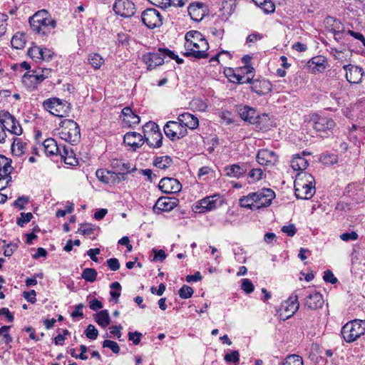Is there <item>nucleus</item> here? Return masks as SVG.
<instances>
[{"label":"nucleus","mask_w":365,"mask_h":365,"mask_svg":"<svg viewBox=\"0 0 365 365\" xmlns=\"http://www.w3.org/2000/svg\"><path fill=\"white\" fill-rule=\"evenodd\" d=\"M29 24L33 32L41 36H48L56 26V20L45 9L38 11L31 16Z\"/></svg>","instance_id":"1"},{"label":"nucleus","mask_w":365,"mask_h":365,"mask_svg":"<svg viewBox=\"0 0 365 365\" xmlns=\"http://www.w3.org/2000/svg\"><path fill=\"white\" fill-rule=\"evenodd\" d=\"M343 339L352 343L365 334V320L354 319L344 324L341 331Z\"/></svg>","instance_id":"2"},{"label":"nucleus","mask_w":365,"mask_h":365,"mask_svg":"<svg viewBox=\"0 0 365 365\" xmlns=\"http://www.w3.org/2000/svg\"><path fill=\"white\" fill-rule=\"evenodd\" d=\"M58 135L66 142L76 143L81 138L79 125L73 120L65 119L60 124Z\"/></svg>","instance_id":"3"},{"label":"nucleus","mask_w":365,"mask_h":365,"mask_svg":"<svg viewBox=\"0 0 365 365\" xmlns=\"http://www.w3.org/2000/svg\"><path fill=\"white\" fill-rule=\"evenodd\" d=\"M43 107L51 114L60 118L68 115L71 110V103L58 98H50L45 100Z\"/></svg>","instance_id":"4"},{"label":"nucleus","mask_w":365,"mask_h":365,"mask_svg":"<svg viewBox=\"0 0 365 365\" xmlns=\"http://www.w3.org/2000/svg\"><path fill=\"white\" fill-rule=\"evenodd\" d=\"M174 58L175 54L168 48H159L158 52H150L143 56V62L148 66V70H152L164 63V58Z\"/></svg>","instance_id":"5"},{"label":"nucleus","mask_w":365,"mask_h":365,"mask_svg":"<svg viewBox=\"0 0 365 365\" xmlns=\"http://www.w3.org/2000/svg\"><path fill=\"white\" fill-rule=\"evenodd\" d=\"M299 294L304 295V304L312 310H317L322 307L324 300L321 293L313 289H303L300 290Z\"/></svg>","instance_id":"6"},{"label":"nucleus","mask_w":365,"mask_h":365,"mask_svg":"<svg viewBox=\"0 0 365 365\" xmlns=\"http://www.w3.org/2000/svg\"><path fill=\"white\" fill-rule=\"evenodd\" d=\"M298 295L292 294L283 302L278 309V316L281 320L285 321L292 317L299 309Z\"/></svg>","instance_id":"7"},{"label":"nucleus","mask_w":365,"mask_h":365,"mask_svg":"<svg viewBox=\"0 0 365 365\" xmlns=\"http://www.w3.org/2000/svg\"><path fill=\"white\" fill-rule=\"evenodd\" d=\"M237 112L243 120L247 121L251 124H256L259 128H262L261 123L262 120L267 119V115L263 114L260 116L255 108L248 106H239Z\"/></svg>","instance_id":"8"},{"label":"nucleus","mask_w":365,"mask_h":365,"mask_svg":"<svg viewBox=\"0 0 365 365\" xmlns=\"http://www.w3.org/2000/svg\"><path fill=\"white\" fill-rule=\"evenodd\" d=\"M165 135L172 141L180 140L187 135V130L179 120H170L163 128Z\"/></svg>","instance_id":"9"},{"label":"nucleus","mask_w":365,"mask_h":365,"mask_svg":"<svg viewBox=\"0 0 365 365\" xmlns=\"http://www.w3.org/2000/svg\"><path fill=\"white\" fill-rule=\"evenodd\" d=\"M0 123L2 124L4 130H7L11 134L20 135L22 134L23 130L20 123L9 112H0Z\"/></svg>","instance_id":"10"},{"label":"nucleus","mask_w":365,"mask_h":365,"mask_svg":"<svg viewBox=\"0 0 365 365\" xmlns=\"http://www.w3.org/2000/svg\"><path fill=\"white\" fill-rule=\"evenodd\" d=\"M113 10L118 16L130 18L135 14V6L131 0H115Z\"/></svg>","instance_id":"11"},{"label":"nucleus","mask_w":365,"mask_h":365,"mask_svg":"<svg viewBox=\"0 0 365 365\" xmlns=\"http://www.w3.org/2000/svg\"><path fill=\"white\" fill-rule=\"evenodd\" d=\"M311 121L313 123L314 128L319 132L332 130L336 125L334 120L331 118L317 113L312 115Z\"/></svg>","instance_id":"12"},{"label":"nucleus","mask_w":365,"mask_h":365,"mask_svg":"<svg viewBox=\"0 0 365 365\" xmlns=\"http://www.w3.org/2000/svg\"><path fill=\"white\" fill-rule=\"evenodd\" d=\"M253 197H255L256 210H259L269 206L275 197V193L272 189L264 188L253 192Z\"/></svg>","instance_id":"13"},{"label":"nucleus","mask_w":365,"mask_h":365,"mask_svg":"<svg viewBox=\"0 0 365 365\" xmlns=\"http://www.w3.org/2000/svg\"><path fill=\"white\" fill-rule=\"evenodd\" d=\"M143 23L149 29H154L162 25L160 12L155 9H147L141 15Z\"/></svg>","instance_id":"14"},{"label":"nucleus","mask_w":365,"mask_h":365,"mask_svg":"<svg viewBox=\"0 0 365 365\" xmlns=\"http://www.w3.org/2000/svg\"><path fill=\"white\" fill-rule=\"evenodd\" d=\"M345 71V78L350 83H360L364 76L363 68L354 64H346L343 66Z\"/></svg>","instance_id":"15"},{"label":"nucleus","mask_w":365,"mask_h":365,"mask_svg":"<svg viewBox=\"0 0 365 365\" xmlns=\"http://www.w3.org/2000/svg\"><path fill=\"white\" fill-rule=\"evenodd\" d=\"M179 200L176 197H160L153 206V212L158 215L163 212H170L178 206Z\"/></svg>","instance_id":"16"},{"label":"nucleus","mask_w":365,"mask_h":365,"mask_svg":"<svg viewBox=\"0 0 365 365\" xmlns=\"http://www.w3.org/2000/svg\"><path fill=\"white\" fill-rule=\"evenodd\" d=\"M192 51H185L182 54L186 57H192L196 59L206 58L208 57L207 50L209 44L207 40L196 43L194 46H191Z\"/></svg>","instance_id":"17"},{"label":"nucleus","mask_w":365,"mask_h":365,"mask_svg":"<svg viewBox=\"0 0 365 365\" xmlns=\"http://www.w3.org/2000/svg\"><path fill=\"white\" fill-rule=\"evenodd\" d=\"M247 83L251 84V90L259 96L267 94L272 91L271 83L265 79H255L250 77V81Z\"/></svg>","instance_id":"18"},{"label":"nucleus","mask_w":365,"mask_h":365,"mask_svg":"<svg viewBox=\"0 0 365 365\" xmlns=\"http://www.w3.org/2000/svg\"><path fill=\"white\" fill-rule=\"evenodd\" d=\"M220 200V195L219 194L206 197L198 202L199 206L197 205L196 208L199 209V212L211 211L217 208Z\"/></svg>","instance_id":"19"},{"label":"nucleus","mask_w":365,"mask_h":365,"mask_svg":"<svg viewBox=\"0 0 365 365\" xmlns=\"http://www.w3.org/2000/svg\"><path fill=\"white\" fill-rule=\"evenodd\" d=\"M159 188L165 193H176L181 190L180 182L173 178H163L159 183Z\"/></svg>","instance_id":"20"},{"label":"nucleus","mask_w":365,"mask_h":365,"mask_svg":"<svg viewBox=\"0 0 365 365\" xmlns=\"http://www.w3.org/2000/svg\"><path fill=\"white\" fill-rule=\"evenodd\" d=\"M257 161L262 165H273L277 162V156L272 150L262 149L257 153Z\"/></svg>","instance_id":"21"},{"label":"nucleus","mask_w":365,"mask_h":365,"mask_svg":"<svg viewBox=\"0 0 365 365\" xmlns=\"http://www.w3.org/2000/svg\"><path fill=\"white\" fill-rule=\"evenodd\" d=\"M124 143L131 147L133 150L140 148L145 143L144 137L136 132H128L125 134L123 138Z\"/></svg>","instance_id":"22"},{"label":"nucleus","mask_w":365,"mask_h":365,"mask_svg":"<svg viewBox=\"0 0 365 365\" xmlns=\"http://www.w3.org/2000/svg\"><path fill=\"white\" fill-rule=\"evenodd\" d=\"M12 170L11 160L0 155V178L6 180V184L11 180L10 174Z\"/></svg>","instance_id":"23"},{"label":"nucleus","mask_w":365,"mask_h":365,"mask_svg":"<svg viewBox=\"0 0 365 365\" xmlns=\"http://www.w3.org/2000/svg\"><path fill=\"white\" fill-rule=\"evenodd\" d=\"M185 42L184 48L185 51H192L191 46H194L196 43L207 40L204 36L197 31H190L186 33L185 36Z\"/></svg>","instance_id":"24"},{"label":"nucleus","mask_w":365,"mask_h":365,"mask_svg":"<svg viewBox=\"0 0 365 365\" xmlns=\"http://www.w3.org/2000/svg\"><path fill=\"white\" fill-rule=\"evenodd\" d=\"M46 76L43 73H38L36 71L32 73H25L22 78L23 83L28 88H36L38 84L41 83Z\"/></svg>","instance_id":"25"},{"label":"nucleus","mask_w":365,"mask_h":365,"mask_svg":"<svg viewBox=\"0 0 365 365\" xmlns=\"http://www.w3.org/2000/svg\"><path fill=\"white\" fill-rule=\"evenodd\" d=\"M177 120H179L187 130V128L194 130L199 126L198 118L190 113H183L180 114L178 116Z\"/></svg>","instance_id":"26"},{"label":"nucleus","mask_w":365,"mask_h":365,"mask_svg":"<svg viewBox=\"0 0 365 365\" xmlns=\"http://www.w3.org/2000/svg\"><path fill=\"white\" fill-rule=\"evenodd\" d=\"M190 18L195 21H200L205 14L204 4L200 2L191 4L187 9Z\"/></svg>","instance_id":"27"},{"label":"nucleus","mask_w":365,"mask_h":365,"mask_svg":"<svg viewBox=\"0 0 365 365\" xmlns=\"http://www.w3.org/2000/svg\"><path fill=\"white\" fill-rule=\"evenodd\" d=\"M225 175L230 178H240L247 171V165L243 164L240 165L239 164H234L225 168Z\"/></svg>","instance_id":"28"},{"label":"nucleus","mask_w":365,"mask_h":365,"mask_svg":"<svg viewBox=\"0 0 365 365\" xmlns=\"http://www.w3.org/2000/svg\"><path fill=\"white\" fill-rule=\"evenodd\" d=\"M294 185L298 186L302 190V186L307 185H315L314 178L307 172H299L297 174L294 180Z\"/></svg>","instance_id":"29"},{"label":"nucleus","mask_w":365,"mask_h":365,"mask_svg":"<svg viewBox=\"0 0 365 365\" xmlns=\"http://www.w3.org/2000/svg\"><path fill=\"white\" fill-rule=\"evenodd\" d=\"M122 115L123 116V121L128 126H134L140 123V117L134 113L130 107H125L122 110Z\"/></svg>","instance_id":"30"},{"label":"nucleus","mask_w":365,"mask_h":365,"mask_svg":"<svg viewBox=\"0 0 365 365\" xmlns=\"http://www.w3.org/2000/svg\"><path fill=\"white\" fill-rule=\"evenodd\" d=\"M111 167L114 170L113 171L120 173L121 172L124 173L126 176L128 174L136 170L135 167H132L130 163H124L118 160H113L111 162Z\"/></svg>","instance_id":"31"},{"label":"nucleus","mask_w":365,"mask_h":365,"mask_svg":"<svg viewBox=\"0 0 365 365\" xmlns=\"http://www.w3.org/2000/svg\"><path fill=\"white\" fill-rule=\"evenodd\" d=\"M327 60L322 56L313 57L308 61V66L312 72H322L326 68Z\"/></svg>","instance_id":"32"},{"label":"nucleus","mask_w":365,"mask_h":365,"mask_svg":"<svg viewBox=\"0 0 365 365\" xmlns=\"http://www.w3.org/2000/svg\"><path fill=\"white\" fill-rule=\"evenodd\" d=\"M58 155L61 156V160L67 165L74 166L78 164V160L75 157L73 150L66 145H62Z\"/></svg>","instance_id":"33"},{"label":"nucleus","mask_w":365,"mask_h":365,"mask_svg":"<svg viewBox=\"0 0 365 365\" xmlns=\"http://www.w3.org/2000/svg\"><path fill=\"white\" fill-rule=\"evenodd\" d=\"M301 190L298 186L294 185V193L298 199L308 200L310 199L315 193V185L302 186Z\"/></svg>","instance_id":"34"},{"label":"nucleus","mask_w":365,"mask_h":365,"mask_svg":"<svg viewBox=\"0 0 365 365\" xmlns=\"http://www.w3.org/2000/svg\"><path fill=\"white\" fill-rule=\"evenodd\" d=\"M303 155L305 153H302ZM309 165L308 160L304 158V156L297 154L293 156L291 160V167L294 170H299L303 172Z\"/></svg>","instance_id":"35"},{"label":"nucleus","mask_w":365,"mask_h":365,"mask_svg":"<svg viewBox=\"0 0 365 365\" xmlns=\"http://www.w3.org/2000/svg\"><path fill=\"white\" fill-rule=\"evenodd\" d=\"M43 147L46 155H54L59 153L62 145H58L53 138H48L43 141Z\"/></svg>","instance_id":"36"},{"label":"nucleus","mask_w":365,"mask_h":365,"mask_svg":"<svg viewBox=\"0 0 365 365\" xmlns=\"http://www.w3.org/2000/svg\"><path fill=\"white\" fill-rule=\"evenodd\" d=\"M144 139L145 142H146L150 147L158 148L162 146L163 137L159 130L155 133H149L148 136Z\"/></svg>","instance_id":"37"},{"label":"nucleus","mask_w":365,"mask_h":365,"mask_svg":"<svg viewBox=\"0 0 365 365\" xmlns=\"http://www.w3.org/2000/svg\"><path fill=\"white\" fill-rule=\"evenodd\" d=\"M225 74L229 79V81L232 83L243 84L247 83L250 81V76H244L240 74L236 73L232 68H228L225 71Z\"/></svg>","instance_id":"38"},{"label":"nucleus","mask_w":365,"mask_h":365,"mask_svg":"<svg viewBox=\"0 0 365 365\" xmlns=\"http://www.w3.org/2000/svg\"><path fill=\"white\" fill-rule=\"evenodd\" d=\"M28 144L24 143L19 138H15L11 145V152L16 156L22 155L27 150Z\"/></svg>","instance_id":"39"},{"label":"nucleus","mask_w":365,"mask_h":365,"mask_svg":"<svg viewBox=\"0 0 365 365\" xmlns=\"http://www.w3.org/2000/svg\"><path fill=\"white\" fill-rule=\"evenodd\" d=\"M153 165L159 169L165 170L173 165V160L168 155L158 156L155 158Z\"/></svg>","instance_id":"40"},{"label":"nucleus","mask_w":365,"mask_h":365,"mask_svg":"<svg viewBox=\"0 0 365 365\" xmlns=\"http://www.w3.org/2000/svg\"><path fill=\"white\" fill-rule=\"evenodd\" d=\"M255 197H253V192L248 194L246 196H242L239 200L240 207L248 208L250 210H256L255 207Z\"/></svg>","instance_id":"41"},{"label":"nucleus","mask_w":365,"mask_h":365,"mask_svg":"<svg viewBox=\"0 0 365 365\" xmlns=\"http://www.w3.org/2000/svg\"><path fill=\"white\" fill-rule=\"evenodd\" d=\"M253 2L259 8H261L264 13L270 14L274 11L275 5L271 0H252Z\"/></svg>","instance_id":"42"},{"label":"nucleus","mask_w":365,"mask_h":365,"mask_svg":"<svg viewBox=\"0 0 365 365\" xmlns=\"http://www.w3.org/2000/svg\"><path fill=\"white\" fill-rule=\"evenodd\" d=\"M96 322L103 328L106 327L110 322L108 310H102L96 314Z\"/></svg>","instance_id":"43"},{"label":"nucleus","mask_w":365,"mask_h":365,"mask_svg":"<svg viewBox=\"0 0 365 365\" xmlns=\"http://www.w3.org/2000/svg\"><path fill=\"white\" fill-rule=\"evenodd\" d=\"M88 60L95 69H99L104 63V59L98 53H91Z\"/></svg>","instance_id":"44"},{"label":"nucleus","mask_w":365,"mask_h":365,"mask_svg":"<svg viewBox=\"0 0 365 365\" xmlns=\"http://www.w3.org/2000/svg\"><path fill=\"white\" fill-rule=\"evenodd\" d=\"M97 272L93 268H86L83 270L81 277L88 282H93L97 278Z\"/></svg>","instance_id":"45"},{"label":"nucleus","mask_w":365,"mask_h":365,"mask_svg":"<svg viewBox=\"0 0 365 365\" xmlns=\"http://www.w3.org/2000/svg\"><path fill=\"white\" fill-rule=\"evenodd\" d=\"M110 180H109V185H116L119 184L120 182L126 180L127 176L125 175L124 173H116L113 170L110 171Z\"/></svg>","instance_id":"46"},{"label":"nucleus","mask_w":365,"mask_h":365,"mask_svg":"<svg viewBox=\"0 0 365 365\" xmlns=\"http://www.w3.org/2000/svg\"><path fill=\"white\" fill-rule=\"evenodd\" d=\"M320 160L326 165H331L338 162V157L333 153H327L320 156Z\"/></svg>","instance_id":"47"},{"label":"nucleus","mask_w":365,"mask_h":365,"mask_svg":"<svg viewBox=\"0 0 365 365\" xmlns=\"http://www.w3.org/2000/svg\"><path fill=\"white\" fill-rule=\"evenodd\" d=\"M110 171L106 169H98L96 172L97 178L102 182L109 185Z\"/></svg>","instance_id":"48"},{"label":"nucleus","mask_w":365,"mask_h":365,"mask_svg":"<svg viewBox=\"0 0 365 365\" xmlns=\"http://www.w3.org/2000/svg\"><path fill=\"white\" fill-rule=\"evenodd\" d=\"M11 46L16 49H21L25 46V40L23 34H16L14 35L11 41Z\"/></svg>","instance_id":"49"},{"label":"nucleus","mask_w":365,"mask_h":365,"mask_svg":"<svg viewBox=\"0 0 365 365\" xmlns=\"http://www.w3.org/2000/svg\"><path fill=\"white\" fill-rule=\"evenodd\" d=\"M282 365H303V361L299 356L291 354L283 361Z\"/></svg>","instance_id":"50"},{"label":"nucleus","mask_w":365,"mask_h":365,"mask_svg":"<svg viewBox=\"0 0 365 365\" xmlns=\"http://www.w3.org/2000/svg\"><path fill=\"white\" fill-rule=\"evenodd\" d=\"M224 360L227 363H233L237 365L240 361V353L238 351H230L224 356Z\"/></svg>","instance_id":"51"},{"label":"nucleus","mask_w":365,"mask_h":365,"mask_svg":"<svg viewBox=\"0 0 365 365\" xmlns=\"http://www.w3.org/2000/svg\"><path fill=\"white\" fill-rule=\"evenodd\" d=\"M110 288L111 289L110 292V294L111 297L115 300H117L119 297L120 296V290H121V286L119 282H113L110 285Z\"/></svg>","instance_id":"52"},{"label":"nucleus","mask_w":365,"mask_h":365,"mask_svg":"<svg viewBox=\"0 0 365 365\" xmlns=\"http://www.w3.org/2000/svg\"><path fill=\"white\" fill-rule=\"evenodd\" d=\"M193 289L187 285H183L178 291V294L182 299L190 298L193 294Z\"/></svg>","instance_id":"53"},{"label":"nucleus","mask_w":365,"mask_h":365,"mask_svg":"<svg viewBox=\"0 0 365 365\" xmlns=\"http://www.w3.org/2000/svg\"><path fill=\"white\" fill-rule=\"evenodd\" d=\"M143 129L145 135L146 134L149 135V133H155L157 130H160L158 125L153 121H149L143 125Z\"/></svg>","instance_id":"54"},{"label":"nucleus","mask_w":365,"mask_h":365,"mask_svg":"<svg viewBox=\"0 0 365 365\" xmlns=\"http://www.w3.org/2000/svg\"><path fill=\"white\" fill-rule=\"evenodd\" d=\"M41 48L37 46L31 47L28 51V55L33 59L40 60L42 57Z\"/></svg>","instance_id":"55"},{"label":"nucleus","mask_w":365,"mask_h":365,"mask_svg":"<svg viewBox=\"0 0 365 365\" xmlns=\"http://www.w3.org/2000/svg\"><path fill=\"white\" fill-rule=\"evenodd\" d=\"M33 217L31 212H21L20 217L16 220V223L20 227H24L25 224L31 221Z\"/></svg>","instance_id":"56"},{"label":"nucleus","mask_w":365,"mask_h":365,"mask_svg":"<svg viewBox=\"0 0 365 365\" xmlns=\"http://www.w3.org/2000/svg\"><path fill=\"white\" fill-rule=\"evenodd\" d=\"M85 334L89 339L94 340L98 335V331L93 324H89L85 330Z\"/></svg>","instance_id":"57"},{"label":"nucleus","mask_w":365,"mask_h":365,"mask_svg":"<svg viewBox=\"0 0 365 365\" xmlns=\"http://www.w3.org/2000/svg\"><path fill=\"white\" fill-rule=\"evenodd\" d=\"M263 171L260 168H253L248 173V176L252 179V182H255L262 179Z\"/></svg>","instance_id":"58"},{"label":"nucleus","mask_w":365,"mask_h":365,"mask_svg":"<svg viewBox=\"0 0 365 365\" xmlns=\"http://www.w3.org/2000/svg\"><path fill=\"white\" fill-rule=\"evenodd\" d=\"M95 230V227L88 223L83 224L81 225V227L78 229V232L83 235H91L93 233Z\"/></svg>","instance_id":"59"},{"label":"nucleus","mask_w":365,"mask_h":365,"mask_svg":"<svg viewBox=\"0 0 365 365\" xmlns=\"http://www.w3.org/2000/svg\"><path fill=\"white\" fill-rule=\"evenodd\" d=\"M103 346L109 348L114 354H118L120 351L118 344L114 341L106 339L103 341Z\"/></svg>","instance_id":"60"},{"label":"nucleus","mask_w":365,"mask_h":365,"mask_svg":"<svg viewBox=\"0 0 365 365\" xmlns=\"http://www.w3.org/2000/svg\"><path fill=\"white\" fill-rule=\"evenodd\" d=\"M241 288L247 294H250L254 291V285L249 279L242 280Z\"/></svg>","instance_id":"61"},{"label":"nucleus","mask_w":365,"mask_h":365,"mask_svg":"<svg viewBox=\"0 0 365 365\" xmlns=\"http://www.w3.org/2000/svg\"><path fill=\"white\" fill-rule=\"evenodd\" d=\"M29 197L26 196H21L19 197L13 203V205L16 207L19 208L20 210H24L25 205L29 202Z\"/></svg>","instance_id":"62"},{"label":"nucleus","mask_w":365,"mask_h":365,"mask_svg":"<svg viewBox=\"0 0 365 365\" xmlns=\"http://www.w3.org/2000/svg\"><path fill=\"white\" fill-rule=\"evenodd\" d=\"M281 230L282 232L286 233L289 237H293L297 232V229L294 224L284 225L282 227Z\"/></svg>","instance_id":"63"},{"label":"nucleus","mask_w":365,"mask_h":365,"mask_svg":"<svg viewBox=\"0 0 365 365\" xmlns=\"http://www.w3.org/2000/svg\"><path fill=\"white\" fill-rule=\"evenodd\" d=\"M358 234L352 231L351 232H345L340 235L341 240L345 242H348L350 240H356L358 239Z\"/></svg>","instance_id":"64"}]
</instances>
